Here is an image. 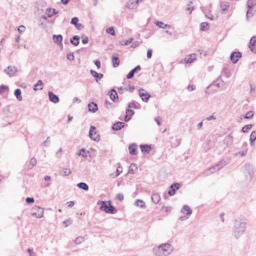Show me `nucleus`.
<instances>
[{
  "mask_svg": "<svg viewBox=\"0 0 256 256\" xmlns=\"http://www.w3.org/2000/svg\"><path fill=\"white\" fill-rule=\"evenodd\" d=\"M208 24L207 22H203L200 24V30L202 31H205L208 30Z\"/></svg>",
  "mask_w": 256,
  "mask_h": 256,
  "instance_id": "42",
  "label": "nucleus"
},
{
  "mask_svg": "<svg viewBox=\"0 0 256 256\" xmlns=\"http://www.w3.org/2000/svg\"><path fill=\"white\" fill-rule=\"evenodd\" d=\"M72 173L71 170L69 168H63L60 172V174L62 176H68Z\"/></svg>",
  "mask_w": 256,
  "mask_h": 256,
  "instance_id": "34",
  "label": "nucleus"
},
{
  "mask_svg": "<svg viewBox=\"0 0 256 256\" xmlns=\"http://www.w3.org/2000/svg\"><path fill=\"white\" fill-rule=\"evenodd\" d=\"M78 22V18L77 17H74L73 18L70 22L71 24L74 25L76 26Z\"/></svg>",
  "mask_w": 256,
  "mask_h": 256,
  "instance_id": "51",
  "label": "nucleus"
},
{
  "mask_svg": "<svg viewBox=\"0 0 256 256\" xmlns=\"http://www.w3.org/2000/svg\"><path fill=\"white\" fill-rule=\"evenodd\" d=\"M26 201L27 204H30L34 202V200L33 198L28 197V198H26Z\"/></svg>",
  "mask_w": 256,
  "mask_h": 256,
  "instance_id": "55",
  "label": "nucleus"
},
{
  "mask_svg": "<svg viewBox=\"0 0 256 256\" xmlns=\"http://www.w3.org/2000/svg\"><path fill=\"white\" fill-rule=\"evenodd\" d=\"M90 72L94 77L96 78V81H98V79L100 80L104 76L102 74L98 73L94 70H90Z\"/></svg>",
  "mask_w": 256,
  "mask_h": 256,
  "instance_id": "29",
  "label": "nucleus"
},
{
  "mask_svg": "<svg viewBox=\"0 0 256 256\" xmlns=\"http://www.w3.org/2000/svg\"><path fill=\"white\" fill-rule=\"evenodd\" d=\"M160 199V196L158 194L155 193V194H152V200L154 203L157 204L158 202H159Z\"/></svg>",
  "mask_w": 256,
  "mask_h": 256,
  "instance_id": "33",
  "label": "nucleus"
},
{
  "mask_svg": "<svg viewBox=\"0 0 256 256\" xmlns=\"http://www.w3.org/2000/svg\"><path fill=\"white\" fill-rule=\"evenodd\" d=\"M124 126L125 124L124 122H118L113 124L112 128L114 130H120L122 128H124Z\"/></svg>",
  "mask_w": 256,
  "mask_h": 256,
  "instance_id": "18",
  "label": "nucleus"
},
{
  "mask_svg": "<svg viewBox=\"0 0 256 256\" xmlns=\"http://www.w3.org/2000/svg\"><path fill=\"white\" fill-rule=\"evenodd\" d=\"M246 152H247V151L246 150H243L242 152H239L238 153H236L234 154V155L236 156L238 154H240L241 156H244L246 155Z\"/></svg>",
  "mask_w": 256,
  "mask_h": 256,
  "instance_id": "59",
  "label": "nucleus"
},
{
  "mask_svg": "<svg viewBox=\"0 0 256 256\" xmlns=\"http://www.w3.org/2000/svg\"><path fill=\"white\" fill-rule=\"evenodd\" d=\"M130 153L132 155L137 154V146L135 144H132L129 146Z\"/></svg>",
  "mask_w": 256,
  "mask_h": 256,
  "instance_id": "25",
  "label": "nucleus"
},
{
  "mask_svg": "<svg viewBox=\"0 0 256 256\" xmlns=\"http://www.w3.org/2000/svg\"><path fill=\"white\" fill-rule=\"evenodd\" d=\"M152 49H148L147 51V58H150L152 56Z\"/></svg>",
  "mask_w": 256,
  "mask_h": 256,
  "instance_id": "58",
  "label": "nucleus"
},
{
  "mask_svg": "<svg viewBox=\"0 0 256 256\" xmlns=\"http://www.w3.org/2000/svg\"><path fill=\"white\" fill-rule=\"evenodd\" d=\"M247 228V223L242 219L237 218L234 221L232 232L234 237L238 239L245 232Z\"/></svg>",
  "mask_w": 256,
  "mask_h": 256,
  "instance_id": "1",
  "label": "nucleus"
},
{
  "mask_svg": "<svg viewBox=\"0 0 256 256\" xmlns=\"http://www.w3.org/2000/svg\"><path fill=\"white\" fill-rule=\"evenodd\" d=\"M126 114L128 115H130V118H131L134 114V111L133 110H132L130 109V108H128L126 110Z\"/></svg>",
  "mask_w": 256,
  "mask_h": 256,
  "instance_id": "52",
  "label": "nucleus"
},
{
  "mask_svg": "<svg viewBox=\"0 0 256 256\" xmlns=\"http://www.w3.org/2000/svg\"><path fill=\"white\" fill-rule=\"evenodd\" d=\"M64 224H65L66 226H68L71 224V220L70 219H68L66 220H65L63 222Z\"/></svg>",
  "mask_w": 256,
  "mask_h": 256,
  "instance_id": "63",
  "label": "nucleus"
},
{
  "mask_svg": "<svg viewBox=\"0 0 256 256\" xmlns=\"http://www.w3.org/2000/svg\"><path fill=\"white\" fill-rule=\"evenodd\" d=\"M112 66L114 68H117L120 64V60L118 54H114L112 57Z\"/></svg>",
  "mask_w": 256,
  "mask_h": 256,
  "instance_id": "16",
  "label": "nucleus"
},
{
  "mask_svg": "<svg viewBox=\"0 0 256 256\" xmlns=\"http://www.w3.org/2000/svg\"><path fill=\"white\" fill-rule=\"evenodd\" d=\"M137 169L138 168L136 164L134 163H132L130 166L128 173L134 174Z\"/></svg>",
  "mask_w": 256,
  "mask_h": 256,
  "instance_id": "35",
  "label": "nucleus"
},
{
  "mask_svg": "<svg viewBox=\"0 0 256 256\" xmlns=\"http://www.w3.org/2000/svg\"><path fill=\"white\" fill-rule=\"evenodd\" d=\"M70 43L74 46H77L80 43V37L78 36H74L70 40Z\"/></svg>",
  "mask_w": 256,
  "mask_h": 256,
  "instance_id": "27",
  "label": "nucleus"
},
{
  "mask_svg": "<svg viewBox=\"0 0 256 256\" xmlns=\"http://www.w3.org/2000/svg\"><path fill=\"white\" fill-rule=\"evenodd\" d=\"M32 215L36 216L38 218H40L43 216L44 210L40 206H34L33 209Z\"/></svg>",
  "mask_w": 256,
  "mask_h": 256,
  "instance_id": "7",
  "label": "nucleus"
},
{
  "mask_svg": "<svg viewBox=\"0 0 256 256\" xmlns=\"http://www.w3.org/2000/svg\"><path fill=\"white\" fill-rule=\"evenodd\" d=\"M142 91H144V90L142 88L139 90V95L141 98L142 101L144 102H148L149 100L150 95L148 92H143Z\"/></svg>",
  "mask_w": 256,
  "mask_h": 256,
  "instance_id": "11",
  "label": "nucleus"
},
{
  "mask_svg": "<svg viewBox=\"0 0 256 256\" xmlns=\"http://www.w3.org/2000/svg\"><path fill=\"white\" fill-rule=\"evenodd\" d=\"M230 5L227 2H220V7L222 10V13L225 14L226 13L228 9V8Z\"/></svg>",
  "mask_w": 256,
  "mask_h": 256,
  "instance_id": "21",
  "label": "nucleus"
},
{
  "mask_svg": "<svg viewBox=\"0 0 256 256\" xmlns=\"http://www.w3.org/2000/svg\"><path fill=\"white\" fill-rule=\"evenodd\" d=\"M154 120L158 126H160L162 124V118L158 116L157 118H155Z\"/></svg>",
  "mask_w": 256,
  "mask_h": 256,
  "instance_id": "56",
  "label": "nucleus"
},
{
  "mask_svg": "<svg viewBox=\"0 0 256 256\" xmlns=\"http://www.w3.org/2000/svg\"><path fill=\"white\" fill-rule=\"evenodd\" d=\"M6 90H8V86H6L2 85L0 86V95L2 94Z\"/></svg>",
  "mask_w": 256,
  "mask_h": 256,
  "instance_id": "50",
  "label": "nucleus"
},
{
  "mask_svg": "<svg viewBox=\"0 0 256 256\" xmlns=\"http://www.w3.org/2000/svg\"><path fill=\"white\" fill-rule=\"evenodd\" d=\"M180 184L178 182H174L170 186L168 192V194L170 196H172L175 194L176 190L180 188Z\"/></svg>",
  "mask_w": 256,
  "mask_h": 256,
  "instance_id": "8",
  "label": "nucleus"
},
{
  "mask_svg": "<svg viewBox=\"0 0 256 256\" xmlns=\"http://www.w3.org/2000/svg\"><path fill=\"white\" fill-rule=\"evenodd\" d=\"M134 204L137 206L140 207L141 208H145L146 207V206L143 200H141L138 199L135 201Z\"/></svg>",
  "mask_w": 256,
  "mask_h": 256,
  "instance_id": "36",
  "label": "nucleus"
},
{
  "mask_svg": "<svg viewBox=\"0 0 256 256\" xmlns=\"http://www.w3.org/2000/svg\"><path fill=\"white\" fill-rule=\"evenodd\" d=\"M256 36H253L250 42V50L256 54V50L255 46H256Z\"/></svg>",
  "mask_w": 256,
  "mask_h": 256,
  "instance_id": "19",
  "label": "nucleus"
},
{
  "mask_svg": "<svg viewBox=\"0 0 256 256\" xmlns=\"http://www.w3.org/2000/svg\"><path fill=\"white\" fill-rule=\"evenodd\" d=\"M112 103L106 100L104 101V106L106 108L109 109L112 107Z\"/></svg>",
  "mask_w": 256,
  "mask_h": 256,
  "instance_id": "49",
  "label": "nucleus"
},
{
  "mask_svg": "<svg viewBox=\"0 0 256 256\" xmlns=\"http://www.w3.org/2000/svg\"><path fill=\"white\" fill-rule=\"evenodd\" d=\"M58 13V11L56 10L54 8H48L46 10V14L48 16V17H51L54 14H57Z\"/></svg>",
  "mask_w": 256,
  "mask_h": 256,
  "instance_id": "26",
  "label": "nucleus"
},
{
  "mask_svg": "<svg viewBox=\"0 0 256 256\" xmlns=\"http://www.w3.org/2000/svg\"><path fill=\"white\" fill-rule=\"evenodd\" d=\"M220 78H221V76H220L218 77V78L217 79V81L216 82H214L212 84H210L209 86H208L207 87V89H208L211 86H216L217 87H220V84L218 82L220 80Z\"/></svg>",
  "mask_w": 256,
  "mask_h": 256,
  "instance_id": "44",
  "label": "nucleus"
},
{
  "mask_svg": "<svg viewBox=\"0 0 256 256\" xmlns=\"http://www.w3.org/2000/svg\"><path fill=\"white\" fill-rule=\"evenodd\" d=\"M88 110L93 113L96 112L98 110V104L94 102H91L88 104Z\"/></svg>",
  "mask_w": 256,
  "mask_h": 256,
  "instance_id": "20",
  "label": "nucleus"
},
{
  "mask_svg": "<svg viewBox=\"0 0 256 256\" xmlns=\"http://www.w3.org/2000/svg\"><path fill=\"white\" fill-rule=\"evenodd\" d=\"M187 88L189 91H192L196 90V86L194 85H188Z\"/></svg>",
  "mask_w": 256,
  "mask_h": 256,
  "instance_id": "61",
  "label": "nucleus"
},
{
  "mask_svg": "<svg viewBox=\"0 0 256 256\" xmlns=\"http://www.w3.org/2000/svg\"><path fill=\"white\" fill-rule=\"evenodd\" d=\"M22 92L20 88H16L14 92V94L18 100L21 101L22 99Z\"/></svg>",
  "mask_w": 256,
  "mask_h": 256,
  "instance_id": "31",
  "label": "nucleus"
},
{
  "mask_svg": "<svg viewBox=\"0 0 256 256\" xmlns=\"http://www.w3.org/2000/svg\"><path fill=\"white\" fill-rule=\"evenodd\" d=\"M50 137L48 136L46 140L43 142L42 144L45 146H50Z\"/></svg>",
  "mask_w": 256,
  "mask_h": 256,
  "instance_id": "53",
  "label": "nucleus"
},
{
  "mask_svg": "<svg viewBox=\"0 0 256 256\" xmlns=\"http://www.w3.org/2000/svg\"><path fill=\"white\" fill-rule=\"evenodd\" d=\"M94 64L96 66L97 68L99 69L100 68V62L99 60H96L94 62Z\"/></svg>",
  "mask_w": 256,
  "mask_h": 256,
  "instance_id": "60",
  "label": "nucleus"
},
{
  "mask_svg": "<svg viewBox=\"0 0 256 256\" xmlns=\"http://www.w3.org/2000/svg\"><path fill=\"white\" fill-rule=\"evenodd\" d=\"M242 56V54L241 52H232L230 56V60L232 61V62L234 64L236 63L238 59L241 58Z\"/></svg>",
  "mask_w": 256,
  "mask_h": 256,
  "instance_id": "10",
  "label": "nucleus"
},
{
  "mask_svg": "<svg viewBox=\"0 0 256 256\" xmlns=\"http://www.w3.org/2000/svg\"><path fill=\"white\" fill-rule=\"evenodd\" d=\"M84 241V238L82 236H78L76 238L74 242L76 244H80L82 242Z\"/></svg>",
  "mask_w": 256,
  "mask_h": 256,
  "instance_id": "48",
  "label": "nucleus"
},
{
  "mask_svg": "<svg viewBox=\"0 0 256 256\" xmlns=\"http://www.w3.org/2000/svg\"><path fill=\"white\" fill-rule=\"evenodd\" d=\"M106 32L107 33L110 34L112 36H115L116 32L113 26H110L106 28Z\"/></svg>",
  "mask_w": 256,
  "mask_h": 256,
  "instance_id": "43",
  "label": "nucleus"
},
{
  "mask_svg": "<svg viewBox=\"0 0 256 256\" xmlns=\"http://www.w3.org/2000/svg\"><path fill=\"white\" fill-rule=\"evenodd\" d=\"M96 130V128L94 126H91L89 131V136L92 140L98 142L100 140V136Z\"/></svg>",
  "mask_w": 256,
  "mask_h": 256,
  "instance_id": "5",
  "label": "nucleus"
},
{
  "mask_svg": "<svg viewBox=\"0 0 256 256\" xmlns=\"http://www.w3.org/2000/svg\"><path fill=\"white\" fill-rule=\"evenodd\" d=\"M256 140V131L254 130L252 132L250 138V146H252L254 144V142Z\"/></svg>",
  "mask_w": 256,
  "mask_h": 256,
  "instance_id": "32",
  "label": "nucleus"
},
{
  "mask_svg": "<svg viewBox=\"0 0 256 256\" xmlns=\"http://www.w3.org/2000/svg\"><path fill=\"white\" fill-rule=\"evenodd\" d=\"M172 250V247L168 243L162 244L153 249L155 256H167Z\"/></svg>",
  "mask_w": 256,
  "mask_h": 256,
  "instance_id": "2",
  "label": "nucleus"
},
{
  "mask_svg": "<svg viewBox=\"0 0 256 256\" xmlns=\"http://www.w3.org/2000/svg\"><path fill=\"white\" fill-rule=\"evenodd\" d=\"M254 113L252 111L248 112L246 115L244 116V118L246 119H250L252 118Z\"/></svg>",
  "mask_w": 256,
  "mask_h": 256,
  "instance_id": "45",
  "label": "nucleus"
},
{
  "mask_svg": "<svg viewBox=\"0 0 256 256\" xmlns=\"http://www.w3.org/2000/svg\"><path fill=\"white\" fill-rule=\"evenodd\" d=\"M181 212L182 214H186V212L187 215L189 216L192 214V210L188 206L184 205L183 206L182 208Z\"/></svg>",
  "mask_w": 256,
  "mask_h": 256,
  "instance_id": "28",
  "label": "nucleus"
},
{
  "mask_svg": "<svg viewBox=\"0 0 256 256\" xmlns=\"http://www.w3.org/2000/svg\"><path fill=\"white\" fill-rule=\"evenodd\" d=\"M256 5V0H248L246 2V7L248 8L246 12L247 18L249 16V14L252 16L254 13L252 12V8Z\"/></svg>",
  "mask_w": 256,
  "mask_h": 256,
  "instance_id": "6",
  "label": "nucleus"
},
{
  "mask_svg": "<svg viewBox=\"0 0 256 256\" xmlns=\"http://www.w3.org/2000/svg\"><path fill=\"white\" fill-rule=\"evenodd\" d=\"M54 42L58 45L60 46V48L62 49L63 45L62 42L63 40V36L62 34H54L52 36Z\"/></svg>",
  "mask_w": 256,
  "mask_h": 256,
  "instance_id": "9",
  "label": "nucleus"
},
{
  "mask_svg": "<svg viewBox=\"0 0 256 256\" xmlns=\"http://www.w3.org/2000/svg\"><path fill=\"white\" fill-rule=\"evenodd\" d=\"M254 126V124L246 125L242 128V132L244 133L248 132V130H250Z\"/></svg>",
  "mask_w": 256,
  "mask_h": 256,
  "instance_id": "41",
  "label": "nucleus"
},
{
  "mask_svg": "<svg viewBox=\"0 0 256 256\" xmlns=\"http://www.w3.org/2000/svg\"><path fill=\"white\" fill-rule=\"evenodd\" d=\"M156 24L159 28H170L172 26L170 24H164L163 22L156 21L155 22Z\"/></svg>",
  "mask_w": 256,
  "mask_h": 256,
  "instance_id": "30",
  "label": "nucleus"
},
{
  "mask_svg": "<svg viewBox=\"0 0 256 256\" xmlns=\"http://www.w3.org/2000/svg\"><path fill=\"white\" fill-rule=\"evenodd\" d=\"M90 154L88 151H86L85 149L82 148L80 150V152H78V155L82 156L84 158H86L88 156V154Z\"/></svg>",
  "mask_w": 256,
  "mask_h": 256,
  "instance_id": "37",
  "label": "nucleus"
},
{
  "mask_svg": "<svg viewBox=\"0 0 256 256\" xmlns=\"http://www.w3.org/2000/svg\"><path fill=\"white\" fill-rule=\"evenodd\" d=\"M233 143V137L230 134L226 136L224 140V144L226 146L228 147L231 146Z\"/></svg>",
  "mask_w": 256,
  "mask_h": 256,
  "instance_id": "15",
  "label": "nucleus"
},
{
  "mask_svg": "<svg viewBox=\"0 0 256 256\" xmlns=\"http://www.w3.org/2000/svg\"><path fill=\"white\" fill-rule=\"evenodd\" d=\"M37 164V160L34 158H31L30 164L28 166V169L31 170L34 166H36Z\"/></svg>",
  "mask_w": 256,
  "mask_h": 256,
  "instance_id": "39",
  "label": "nucleus"
},
{
  "mask_svg": "<svg viewBox=\"0 0 256 256\" xmlns=\"http://www.w3.org/2000/svg\"><path fill=\"white\" fill-rule=\"evenodd\" d=\"M97 204L98 205H100V210L105 212L106 213L114 214L117 212V210L112 204L110 200H108V202L99 200Z\"/></svg>",
  "mask_w": 256,
  "mask_h": 256,
  "instance_id": "3",
  "label": "nucleus"
},
{
  "mask_svg": "<svg viewBox=\"0 0 256 256\" xmlns=\"http://www.w3.org/2000/svg\"><path fill=\"white\" fill-rule=\"evenodd\" d=\"M77 186L80 188L84 190H88L89 188L88 185L86 183L83 182L78 184Z\"/></svg>",
  "mask_w": 256,
  "mask_h": 256,
  "instance_id": "38",
  "label": "nucleus"
},
{
  "mask_svg": "<svg viewBox=\"0 0 256 256\" xmlns=\"http://www.w3.org/2000/svg\"><path fill=\"white\" fill-rule=\"evenodd\" d=\"M4 72L8 74L10 76H12L16 72L17 69L14 66H8L7 69L4 70Z\"/></svg>",
  "mask_w": 256,
  "mask_h": 256,
  "instance_id": "13",
  "label": "nucleus"
},
{
  "mask_svg": "<svg viewBox=\"0 0 256 256\" xmlns=\"http://www.w3.org/2000/svg\"><path fill=\"white\" fill-rule=\"evenodd\" d=\"M142 0H130L127 3L126 6L130 9H134L137 7V5Z\"/></svg>",
  "mask_w": 256,
  "mask_h": 256,
  "instance_id": "14",
  "label": "nucleus"
},
{
  "mask_svg": "<svg viewBox=\"0 0 256 256\" xmlns=\"http://www.w3.org/2000/svg\"><path fill=\"white\" fill-rule=\"evenodd\" d=\"M196 59V54H190L188 56H187L185 58L184 60L186 63L190 64V63L192 62Z\"/></svg>",
  "mask_w": 256,
  "mask_h": 256,
  "instance_id": "22",
  "label": "nucleus"
},
{
  "mask_svg": "<svg viewBox=\"0 0 256 256\" xmlns=\"http://www.w3.org/2000/svg\"><path fill=\"white\" fill-rule=\"evenodd\" d=\"M141 67L140 65L137 66L134 68L132 70L127 74L126 78L128 79H130L133 78L134 74L136 72L140 70Z\"/></svg>",
  "mask_w": 256,
  "mask_h": 256,
  "instance_id": "17",
  "label": "nucleus"
},
{
  "mask_svg": "<svg viewBox=\"0 0 256 256\" xmlns=\"http://www.w3.org/2000/svg\"><path fill=\"white\" fill-rule=\"evenodd\" d=\"M66 58L70 60H73L74 58V54L72 52L68 54L66 56Z\"/></svg>",
  "mask_w": 256,
  "mask_h": 256,
  "instance_id": "54",
  "label": "nucleus"
},
{
  "mask_svg": "<svg viewBox=\"0 0 256 256\" xmlns=\"http://www.w3.org/2000/svg\"><path fill=\"white\" fill-rule=\"evenodd\" d=\"M42 85H43L42 81V80H38V82L34 85V90H42V87L38 88V87L42 86Z\"/></svg>",
  "mask_w": 256,
  "mask_h": 256,
  "instance_id": "40",
  "label": "nucleus"
},
{
  "mask_svg": "<svg viewBox=\"0 0 256 256\" xmlns=\"http://www.w3.org/2000/svg\"><path fill=\"white\" fill-rule=\"evenodd\" d=\"M230 162V160L228 158L222 159L217 164L214 165L213 166H212L206 172L204 173V176H208L214 172L218 170L221 168H222L224 166L226 165Z\"/></svg>",
  "mask_w": 256,
  "mask_h": 256,
  "instance_id": "4",
  "label": "nucleus"
},
{
  "mask_svg": "<svg viewBox=\"0 0 256 256\" xmlns=\"http://www.w3.org/2000/svg\"><path fill=\"white\" fill-rule=\"evenodd\" d=\"M140 147L142 152L144 154H148L152 149L151 146L148 144H142Z\"/></svg>",
  "mask_w": 256,
  "mask_h": 256,
  "instance_id": "23",
  "label": "nucleus"
},
{
  "mask_svg": "<svg viewBox=\"0 0 256 256\" xmlns=\"http://www.w3.org/2000/svg\"><path fill=\"white\" fill-rule=\"evenodd\" d=\"M128 108H138V106L136 104V102L135 101H132V102H130L128 104Z\"/></svg>",
  "mask_w": 256,
  "mask_h": 256,
  "instance_id": "47",
  "label": "nucleus"
},
{
  "mask_svg": "<svg viewBox=\"0 0 256 256\" xmlns=\"http://www.w3.org/2000/svg\"><path fill=\"white\" fill-rule=\"evenodd\" d=\"M244 168L246 170L248 171L249 174H251V172L252 171V166L249 164H246L244 165Z\"/></svg>",
  "mask_w": 256,
  "mask_h": 256,
  "instance_id": "46",
  "label": "nucleus"
},
{
  "mask_svg": "<svg viewBox=\"0 0 256 256\" xmlns=\"http://www.w3.org/2000/svg\"><path fill=\"white\" fill-rule=\"evenodd\" d=\"M25 29L26 28L24 26H21L18 28V30L19 31L20 33L22 34L25 30Z\"/></svg>",
  "mask_w": 256,
  "mask_h": 256,
  "instance_id": "64",
  "label": "nucleus"
},
{
  "mask_svg": "<svg viewBox=\"0 0 256 256\" xmlns=\"http://www.w3.org/2000/svg\"><path fill=\"white\" fill-rule=\"evenodd\" d=\"M48 96L49 100L51 102L56 104L60 101L58 96L52 92L49 91L48 92Z\"/></svg>",
  "mask_w": 256,
  "mask_h": 256,
  "instance_id": "12",
  "label": "nucleus"
},
{
  "mask_svg": "<svg viewBox=\"0 0 256 256\" xmlns=\"http://www.w3.org/2000/svg\"><path fill=\"white\" fill-rule=\"evenodd\" d=\"M122 168L120 166H119L117 169H116V172H117V174H116V176H118L119 174H120V173H122Z\"/></svg>",
  "mask_w": 256,
  "mask_h": 256,
  "instance_id": "62",
  "label": "nucleus"
},
{
  "mask_svg": "<svg viewBox=\"0 0 256 256\" xmlns=\"http://www.w3.org/2000/svg\"><path fill=\"white\" fill-rule=\"evenodd\" d=\"M108 94L110 95V99L114 102H115V100L118 98L117 92L114 88L110 90Z\"/></svg>",
  "mask_w": 256,
  "mask_h": 256,
  "instance_id": "24",
  "label": "nucleus"
},
{
  "mask_svg": "<svg viewBox=\"0 0 256 256\" xmlns=\"http://www.w3.org/2000/svg\"><path fill=\"white\" fill-rule=\"evenodd\" d=\"M116 198L117 200H122L124 199V195L122 194H118L116 196Z\"/></svg>",
  "mask_w": 256,
  "mask_h": 256,
  "instance_id": "57",
  "label": "nucleus"
}]
</instances>
